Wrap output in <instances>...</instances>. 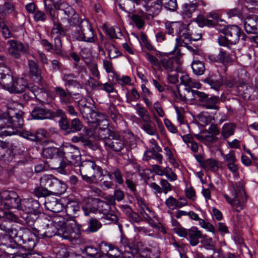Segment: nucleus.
Masks as SVG:
<instances>
[{
    "mask_svg": "<svg viewBox=\"0 0 258 258\" xmlns=\"http://www.w3.org/2000/svg\"><path fill=\"white\" fill-rule=\"evenodd\" d=\"M23 112L17 109L9 107L7 112H0V128L5 136L16 134L18 128L24 124Z\"/></svg>",
    "mask_w": 258,
    "mask_h": 258,
    "instance_id": "1",
    "label": "nucleus"
},
{
    "mask_svg": "<svg viewBox=\"0 0 258 258\" xmlns=\"http://www.w3.org/2000/svg\"><path fill=\"white\" fill-rule=\"evenodd\" d=\"M25 217L27 224L29 226H34L33 229L38 236L41 237H51L49 234V223L46 217L42 213H27Z\"/></svg>",
    "mask_w": 258,
    "mask_h": 258,
    "instance_id": "2",
    "label": "nucleus"
},
{
    "mask_svg": "<svg viewBox=\"0 0 258 258\" xmlns=\"http://www.w3.org/2000/svg\"><path fill=\"white\" fill-rule=\"evenodd\" d=\"M222 33L224 36H220L218 42L221 46L230 48V45L235 44L241 39L245 40L246 35L242 30L237 25H229L225 28Z\"/></svg>",
    "mask_w": 258,
    "mask_h": 258,
    "instance_id": "3",
    "label": "nucleus"
},
{
    "mask_svg": "<svg viewBox=\"0 0 258 258\" xmlns=\"http://www.w3.org/2000/svg\"><path fill=\"white\" fill-rule=\"evenodd\" d=\"M61 174H67L66 167L71 165H79L81 161L80 152L79 149L72 145L62 147Z\"/></svg>",
    "mask_w": 258,
    "mask_h": 258,
    "instance_id": "4",
    "label": "nucleus"
},
{
    "mask_svg": "<svg viewBox=\"0 0 258 258\" xmlns=\"http://www.w3.org/2000/svg\"><path fill=\"white\" fill-rule=\"evenodd\" d=\"M79 171L83 179L88 183L94 182L96 176H102L103 173L102 168L92 160L83 161L80 166Z\"/></svg>",
    "mask_w": 258,
    "mask_h": 258,
    "instance_id": "5",
    "label": "nucleus"
},
{
    "mask_svg": "<svg viewBox=\"0 0 258 258\" xmlns=\"http://www.w3.org/2000/svg\"><path fill=\"white\" fill-rule=\"evenodd\" d=\"M62 147H47L43 149V156L48 160L47 161L48 166L51 169L55 170L61 173Z\"/></svg>",
    "mask_w": 258,
    "mask_h": 258,
    "instance_id": "6",
    "label": "nucleus"
},
{
    "mask_svg": "<svg viewBox=\"0 0 258 258\" xmlns=\"http://www.w3.org/2000/svg\"><path fill=\"white\" fill-rule=\"evenodd\" d=\"M75 37L79 41L87 42H94V34L93 28L89 21L84 18L81 19L78 26H77Z\"/></svg>",
    "mask_w": 258,
    "mask_h": 258,
    "instance_id": "7",
    "label": "nucleus"
},
{
    "mask_svg": "<svg viewBox=\"0 0 258 258\" xmlns=\"http://www.w3.org/2000/svg\"><path fill=\"white\" fill-rule=\"evenodd\" d=\"M194 99L199 102L200 105L208 109L218 110L220 98L217 96H209V95L203 92L195 91L192 92Z\"/></svg>",
    "mask_w": 258,
    "mask_h": 258,
    "instance_id": "8",
    "label": "nucleus"
},
{
    "mask_svg": "<svg viewBox=\"0 0 258 258\" xmlns=\"http://www.w3.org/2000/svg\"><path fill=\"white\" fill-rule=\"evenodd\" d=\"M40 184L49 188L53 194H61L66 189V184L52 175H44L40 179Z\"/></svg>",
    "mask_w": 258,
    "mask_h": 258,
    "instance_id": "9",
    "label": "nucleus"
},
{
    "mask_svg": "<svg viewBox=\"0 0 258 258\" xmlns=\"http://www.w3.org/2000/svg\"><path fill=\"white\" fill-rule=\"evenodd\" d=\"M177 46L175 47V53L178 56L177 57H168L167 56H162L160 58L161 69L162 68L168 73L176 71L179 66V58L181 55L179 50H175Z\"/></svg>",
    "mask_w": 258,
    "mask_h": 258,
    "instance_id": "10",
    "label": "nucleus"
},
{
    "mask_svg": "<svg viewBox=\"0 0 258 258\" xmlns=\"http://www.w3.org/2000/svg\"><path fill=\"white\" fill-rule=\"evenodd\" d=\"M8 44L10 45L8 52L15 58H20L22 54L27 53L29 49L27 45H25L18 40H11L8 41Z\"/></svg>",
    "mask_w": 258,
    "mask_h": 258,
    "instance_id": "11",
    "label": "nucleus"
},
{
    "mask_svg": "<svg viewBox=\"0 0 258 258\" xmlns=\"http://www.w3.org/2000/svg\"><path fill=\"white\" fill-rule=\"evenodd\" d=\"M2 198L4 200V205L9 208H21L22 200L18 194L13 191H5L2 194Z\"/></svg>",
    "mask_w": 258,
    "mask_h": 258,
    "instance_id": "12",
    "label": "nucleus"
},
{
    "mask_svg": "<svg viewBox=\"0 0 258 258\" xmlns=\"http://www.w3.org/2000/svg\"><path fill=\"white\" fill-rule=\"evenodd\" d=\"M25 234L22 237V238L20 240L19 244H24V247L28 250H32L35 246L36 242L38 237L42 238L40 236H38L36 232L32 233L31 230L27 228L25 232Z\"/></svg>",
    "mask_w": 258,
    "mask_h": 258,
    "instance_id": "13",
    "label": "nucleus"
},
{
    "mask_svg": "<svg viewBox=\"0 0 258 258\" xmlns=\"http://www.w3.org/2000/svg\"><path fill=\"white\" fill-rule=\"evenodd\" d=\"M26 229L27 228L20 227L16 225H12L11 226H8L4 223L0 224V229L6 233L14 236L16 238L15 241L17 243L18 242L19 243L24 234H25V232Z\"/></svg>",
    "mask_w": 258,
    "mask_h": 258,
    "instance_id": "14",
    "label": "nucleus"
},
{
    "mask_svg": "<svg viewBox=\"0 0 258 258\" xmlns=\"http://www.w3.org/2000/svg\"><path fill=\"white\" fill-rule=\"evenodd\" d=\"M105 146L115 152H120L125 147L124 140L118 132L105 143Z\"/></svg>",
    "mask_w": 258,
    "mask_h": 258,
    "instance_id": "15",
    "label": "nucleus"
},
{
    "mask_svg": "<svg viewBox=\"0 0 258 258\" xmlns=\"http://www.w3.org/2000/svg\"><path fill=\"white\" fill-rule=\"evenodd\" d=\"M209 17H213L212 20L208 19L207 16L200 15L196 18L195 21L201 27L205 26L214 27L218 22L219 15L216 12H211L209 13Z\"/></svg>",
    "mask_w": 258,
    "mask_h": 258,
    "instance_id": "16",
    "label": "nucleus"
},
{
    "mask_svg": "<svg viewBox=\"0 0 258 258\" xmlns=\"http://www.w3.org/2000/svg\"><path fill=\"white\" fill-rule=\"evenodd\" d=\"M20 209L26 213H40L39 202L33 199H26L22 200Z\"/></svg>",
    "mask_w": 258,
    "mask_h": 258,
    "instance_id": "17",
    "label": "nucleus"
},
{
    "mask_svg": "<svg viewBox=\"0 0 258 258\" xmlns=\"http://www.w3.org/2000/svg\"><path fill=\"white\" fill-rule=\"evenodd\" d=\"M244 28L247 33L258 34V16H247L244 21Z\"/></svg>",
    "mask_w": 258,
    "mask_h": 258,
    "instance_id": "18",
    "label": "nucleus"
},
{
    "mask_svg": "<svg viewBox=\"0 0 258 258\" xmlns=\"http://www.w3.org/2000/svg\"><path fill=\"white\" fill-rule=\"evenodd\" d=\"M238 93L245 99H249L251 95L254 91V88L252 86L246 83L243 80H239L236 83Z\"/></svg>",
    "mask_w": 258,
    "mask_h": 258,
    "instance_id": "19",
    "label": "nucleus"
},
{
    "mask_svg": "<svg viewBox=\"0 0 258 258\" xmlns=\"http://www.w3.org/2000/svg\"><path fill=\"white\" fill-rule=\"evenodd\" d=\"M54 89L56 95L59 98L61 105H68L73 102L72 94L68 90H66L60 87H56Z\"/></svg>",
    "mask_w": 258,
    "mask_h": 258,
    "instance_id": "20",
    "label": "nucleus"
},
{
    "mask_svg": "<svg viewBox=\"0 0 258 258\" xmlns=\"http://www.w3.org/2000/svg\"><path fill=\"white\" fill-rule=\"evenodd\" d=\"M29 75L34 81L41 83L42 77L41 76V70L39 68L37 64L32 60H28Z\"/></svg>",
    "mask_w": 258,
    "mask_h": 258,
    "instance_id": "21",
    "label": "nucleus"
},
{
    "mask_svg": "<svg viewBox=\"0 0 258 258\" xmlns=\"http://www.w3.org/2000/svg\"><path fill=\"white\" fill-rule=\"evenodd\" d=\"M64 218L59 215H56L52 217L51 219L50 227H49V234L51 236L52 234L56 233L59 230L65 226Z\"/></svg>",
    "mask_w": 258,
    "mask_h": 258,
    "instance_id": "22",
    "label": "nucleus"
},
{
    "mask_svg": "<svg viewBox=\"0 0 258 258\" xmlns=\"http://www.w3.org/2000/svg\"><path fill=\"white\" fill-rule=\"evenodd\" d=\"M29 88L28 81L23 78H17L14 79L10 92L21 93Z\"/></svg>",
    "mask_w": 258,
    "mask_h": 258,
    "instance_id": "23",
    "label": "nucleus"
},
{
    "mask_svg": "<svg viewBox=\"0 0 258 258\" xmlns=\"http://www.w3.org/2000/svg\"><path fill=\"white\" fill-rule=\"evenodd\" d=\"M44 205L47 210L53 213H59L63 209L62 205L57 198L54 197L47 198Z\"/></svg>",
    "mask_w": 258,
    "mask_h": 258,
    "instance_id": "24",
    "label": "nucleus"
},
{
    "mask_svg": "<svg viewBox=\"0 0 258 258\" xmlns=\"http://www.w3.org/2000/svg\"><path fill=\"white\" fill-rule=\"evenodd\" d=\"M165 28L168 34L177 37L181 30L185 31V25L180 22L166 23Z\"/></svg>",
    "mask_w": 258,
    "mask_h": 258,
    "instance_id": "25",
    "label": "nucleus"
},
{
    "mask_svg": "<svg viewBox=\"0 0 258 258\" xmlns=\"http://www.w3.org/2000/svg\"><path fill=\"white\" fill-rule=\"evenodd\" d=\"M146 10L155 15H157L160 12L163 6L159 0H142Z\"/></svg>",
    "mask_w": 258,
    "mask_h": 258,
    "instance_id": "26",
    "label": "nucleus"
},
{
    "mask_svg": "<svg viewBox=\"0 0 258 258\" xmlns=\"http://www.w3.org/2000/svg\"><path fill=\"white\" fill-rule=\"evenodd\" d=\"M19 244L13 238V235L9 233H0V245L13 249L17 248Z\"/></svg>",
    "mask_w": 258,
    "mask_h": 258,
    "instance_id": "27",
    "label": "nucleus"
},
{
    "mask_svg": "<svg viewBox=\"0 0 258 258\" xmlns=\"http://www.w3.org/2000/svg\"><path fill=\"white\" fill-rule=\"evenodd\" d=\"M31 116L35 119H50L51 116L50 110L37 106L33 108Z\"/></svg>",
    "mask_w": 258,
    "mask_h": 258,
    "instance_id": "28",
    "label": "nucleus"
},
{
    "mask_svg": "<svg viewBox=\"0 0 258 258\" xmlns=\"http://www.w3.org/2000/svg\"><path fill=\"white\" fill-rule=\"evenodd\" d=\"M141 128L148 135L158 136V131L155 123L151 120V118L141 122Z\"/></svg>",
    "mask_w": 258,
    "mask_h": 258,
    "instance_id": "29",
    "label": "nucleus"
},
{
    "mask_svg": "<svg viewBox=\"0 0 258 258\" xmlns=\"http://www.w3.org/2000/svg\"><path fill=\"white\" fill-rule=\"evenodd\" d=\"M203 235L202 232L197 228H192L188 230V234L187 239L189 241L191 245L195 246L199 243V238H202Z\"/></svg>",
    "mask_w": 258,
    "mask_h": 258,
    "instance_id": "30",
    "label": "nucleus"
},
{
    "mask_svg": "<svg viewBox=\"0 0 258 258\" xmlns=\"http://www.w3.org/2000/svg\"><path fill=\"white\" fill-rule=\"evenodd\" d=\"M203 82L216 90H218L223 84V79L220 75L210 76L203 80Z\"/></svg>",
    "mask_w": 258,
    "mask_h": 258,
    "instance_id": "31",
    "label": "nucleus"
},
{
    "mask_svg": "<svg viewBox=\"0 0 258 258\" xmlns=\"http://www.w3.org/2000/svg\"><path fill=\"white\" fill-rule=\"evenodd\" d=\"M57 233L61 237L66 239L70 241L73 240L76 238V233L73 228L69 226H64L61 230H59Z\"/></svg>",
    "mask_w": 258,
    "mask_h": 258,
    "instance_id": "32",
    "label": "nucleus"
},
{
    "mask_svg": "<svg viewBox=\"0 0 258 258\" xmlns=\"http://www.w3.org/2000/svg\"><path fill=\"white\" fill-rule=\"evenodd\" d=\"M90 202H93V204H97V211L102 215L106 214L111 210V206L107 202L101 200L99 199L91 200Z\"/></svg>",
    "mask_w": 258,
    "mask_h": 258,
    "instance_id": "33",
    "label": "nucleus"
},
{
    "mask_svg": "<svg viewBox=\"0 0 258 258\" xmlns=\"http://www.w3.org/2000/svg\"><path fill=\"white\" fill-rule=\"evenodd\" d=\"M117 132L111 130L108 127H99L97 131L98 138L101 140H103L105 143L108 140H110Z\"/></svg>",
    "mask_w": 258,
    "mask_h": 258,
    "instance_id": "34",
    "label": "nucleus"
},
{
    "mask_svg": "<svg viewBox=\"0 0 258 258\" xmlns=\"http://www.w3.org/2000/svg\"><path fill=\"white\" fill-rule=\"evenodd\" d=\"M195 137L199 141L206 145H210L211 144L216 143L218 140L217 137L208 132L206 133L205 135H196Z\"/></svg>",
    "mask_w": 258,
    "mask_h": 258,
    "instance_id": "35",
    "label": "nucleus"
},
{
    "mask_svg": "<svg viewBox=\"0 0 258 258\" xmlns=\"http://www.w3.org/2000/svg\"><path fill=\"white\" fill-rule=\"evenodd\" d=\"M76 76L73 74H64L62 77V80L66 86H73L75 88H80L81 85L76 79Z\"/></svg>",
    "mask_w": 258,
    "mask_h": 258,
    "instance_id": "36",
    "label": "nucleus"
},
{
    "mask_svg": "<svg viewBox=\"0 0 258 258\" xmlns=\"http://www.w3.org/2000/svg\"><path fill=\"white\" fill-rule=\"evenodd\" d=\"M87 223L88 227L85 230L87 232H96L102 227L101 222L95 218L92 217L89 218Z\"/></svg>",
    "mask_w": 258,
    "mask_h": 258,
    "instance_id": "37",
    "label": "nucleus"
},
{
    "mask_svg": "<svg viewBox=\"0 0 258 258\" xmlns=\"http://www.w3.org/2000/svg\"><path fill=\"white\" fill-rule=\"evenodd\" d=\"M180 84L184 85L185 87H189L195 88H200L201 85L199 82H196L191 79L189 76L186 75H182L180 78Z\"/></svg>",
    "mask_w": 258,
    "mask_h": 258,
    "instance_id": "38",
    "label": "nucleus"
},
{
    "mask_svg": "<svg viewBox=\"0 0 258 258\" xmlns=\"http://www.w3.org/2000/svg\"><path fill=\"white\" fill-rule=\"evenodd\" d=\"M104 46L108 52V56L110 59L117 58L121 55V53L117 48L113 44L106 42L104 43Z\"/></svg>",
    "mask_w": 258,
    "mask_h": 258,
    "instance_id": "39",
    "label": "nucleus"
},
{
    "mask_svg": "<svg viewBox=\"0 0 258 258\" xmlns=\"http://www.w3.org/2000/svg\"><path fill=\"white\" fill-rule=\"evenodd\" d=\"M187 29H186V26L185 25V31L181 30L179 34H178L177 37L176 38V40L177 42L178 41L182 42L185 45V43H188L185 42L186 40H197L200 39L202 37V35L200 34L199 35V37L197 38H194L192 36H190L187 32Z\"/></svg>",
    "mask_w": 258,
    "mask_h": 258,
    "instance_id": "40",
    "label": "nucleus"
},
{
    "mask_svg": "<svg viewBox=\"0 0 258 258\" xmlns=\"http://www.w3.org/2000/svg\"><path fill=\"white\" fill-rule=\"evenodd\" d=\"M197 7V3L184 4L182 6V15L184 17L190 18Z\"/></svg>",
    "mask_w": 258,
    "mask_h": 258,
    "instance_id": "41",
    "label": "nucleus"
},
{
    "mask_svg": "<svg viewBox=\"0 0 258 258\" xmlns=\"http://www.w3.org/2000/svg\"><path fill=\"white\" fill-rule=\"evenodd\" d=\"M236 125L233 123H225L222 128L221 135L224 139L233 135L234 133Z\"/></svg>",
    "mask_w": 258,
    "mask_h": 258,
    "instance_id": "42",
    "label": "nucleus"
},
{
    "mask_svg": "<svg viewBox=\"0 0 258 258\" xmlns=\"http://www.w3.org/2000/svg\"><path fill=\"white\" fill-rule=\"evenodd\" d=\"M80 254L70 251L66 248H61L56 254L55 258H81Z\"/></svg>",
    "mask_w": 258,
    "mask_h": 258,
    "instance_id": "43",
    "label": "nucleus"
},
{
    "mask_svg": "<svg viewBox=\"0 0 258 258\" xmlns=\"http://www.w3.org/2000/svg\"><path fill=\"white\" fill-rule=\"evenodd\" d=\"M134 108L136 110L139 116L141 118V122L147 121V120L151 118L148 110L140 104H137L134 106Z\"/></svg>",
    "mask_w": 258,
    "mask_h": 258,
    "instance_id": "44",
    "label": "nucleus"
},
{
    "mask_svg": "<svg viewBox=\"0 0 258 258\" xmlns=\"http://www.w3.org/2000/svg\"><path fill=\"white\" fill-rule=\"evenodd\" d=\"M247 201V197H234V202L231 205L233 208L237 212H240L243 209L245 206V203Z\"/></svg>",
    "mask_w": 258,
    "mask_h": 258,
    "instance_id": "45",
    "label": "nucleus"
},
{
    "mask_svg": "<svg viewBox=\"0 0 258 258\" xmlns=\"http://www.w3.org/2000/svg\"><path fill=\"white\" fill-rule=\"evenodd\" d=\"M157 56L159 58V60L156 56L150 54V53L147 52L145 53L146 59L149 61L152 66L157 67L158 69H161L160 58L162 56L161 53H157Z\"/></svg>",
    "mask_w": 258,
    "mask_h": 258,
    "instance_id": "46",
    "label": "nucleus"
},
{
    "mask_svg": "<svg viewBox=\"0 0 258 258\" xmlns=\"http://www.w3.org/2000/svg\"><path fill=\"white\" fill-rule=\"evenodd\" d=\"M14 80V79L13 76L11 74H9L2 77V78H0V84L5 89L7 90L10 92Z\"/></svg>",
    "mask_w": 258,
    "mask_h": 258,
    "instance_id": "47",
    "label": "nucleus"
},
{
    "mask_svg": "<svg viewBox=\"0 0 258 258\" xmlns=\"http://www.w3.org/2000/svg\"><path fill=\"white\" fill-rule=\"evenodd\" d=\"M191 68L194 73L198 76L203 74L205 70L204 63L199 60L194 61L192 63Z\"/></svg>",
    "mask_w": 258,
    "mask_h": 258,
    "instance_id": "48",
    "label": "nucleus"
},
{
    "mask_svg": "<svg viewBox=\"0 0 258 258\" xmlns=\"http://www.w3.org/2000/svg\"><path fill=\"white\" fill-rule=\"evenodd\" d=\"M233 188V191H232V196H234V197H247L241 182H236L235 185L234 186Z\"/></svg>",
    "mask_w": 258,
    "mask_h": 258,
    "instance_id": "49",
    "label": "nucleus"
},
{
    "mask_svg": "<svg viewBox=\"0 0 258 258\" xmlns=\"http://www.w3.org/2000/svg\"><path fill=\"white\" fill-rule=\"evenodd\" d=\"M34 193L36 197L40 198L49 196L53 192L47 188L40 184L39 186L36 187L34 189Z\"/></svg>",
    "mask_w": 258,
    "mask_h": 258,
    "instance_id": "50",
    "label": "nucleus"
},
{
    "mask_svg": "<svg viewBox=\"0 0 258 258\" xmlns=\"http://www.w3.org/2000/svg\"><path fill=\"white\" fill-rule=\"evenodd\" d=\"M218 59L219 61L224 64H227L231 61L229 53L226 50L221 48L218 54Z\"/></svg>",
    "mask_w": 258,
    "mask_h": 258,
    "instance_id": "51",
    "label": "nucleus"
},
{
    "mask_svg": "<svg viewBox=\"0 0 258 258\" xmlns=\"http://www.w3.org/2000/svg\"><path fill=\"white\" fill-rule=\"evenodd\" d=\"M83 127V125L78 118L73 119L71 121L70 134L80 132Z\"/></svg>",
    "mask_w": 258,
    "mask_h": 258,
    "instance_id": "52",
    "label": "nucleus"
},
{
    "mask_svg": "<svg viewBox=\"0 0 258 258\" xmlns=\"http://www.w3.org/2000/svg\"><path fill=\"white\" fill-rule=\"evenodd\" d=\"M201 243L202 246L207 250H215V245L214 244L213 239L211 237L205 235H203Z\"/></svg>",
    "mask_w": 258,
    "mask_h": 258,
    "instance_id": "53",
    "label": "nucleus"
},
{
    "mask_svg": "<svg viewBox=\"0 0 258 258\" xmlns=\"http://www.w3.org/2000/svg\"><path fill=\"white\" fill-rule=\"evenodd\" d=\"M53 27L52 29L51 33L54 37H61L65 35V31L63 30L60 23H56L55 20Z\"/></svg>",
    "mask_w": 258,
    "mask_h": 258,
    "instance_id": "54",
    "label": "nucleus"
},
{
    "mask_svg": "<svg viewBox=\"0 0 258 258\" xmlns=\"http://www.w3.org/2000/svg\"><path fill=\"white\" fill-rule=\"evenodd\" d=\"M114 78L118 84L121 86L130 85L131 79L127 76H120L118 74H113Z\"/></svg>",
    "mask_w": 258,
    "mask_h": 258,
    "instance_id": "55",
    "label": "nucleus"
},
{
    "mask_svg": "<svg viewBox=\"0 0 258 258\" xmlns=\"http://www.w3.org/2000/svg\"><path fill=\"white\" fill-rule=\"evenodd\" d=\"M126 101L131 103L133 101H137L140 98V95L135 88H132L126 94Z\"/></svg>",
    "mask_w": 258,
    "mask_h": 258,
    "instance_id": "56",
    "label": "nucleus"
},
{
    "mask_svg": "<svg viewBox=\"0 0 258 258\" xmlns=\"http://www.w3.org/2000/svg\"><path fill=\"white\" fill-rule=\"evenodd\" d=\"M166 205L170 209H174L175 208H181L184 206V204L179 203L175 198L170 197L165 201Z\"/></svg>",
    "mask_w": 258,
    "mask_h": 258,
    "instance_id": "57",
    "label": "nucleus"
},
{
    "mask_svg": "<svg viewBox=\"0 0 258 258\" xmlns=\"http://www.w3.org/2000/svg\"><path fill=\"white\" fill-rule=\"evenodd\" d=\"M131 19L139 29H142L145 25L144 18L141 16V11L139 12V14H133L131 16Z\"/></svg>",
    "mask_w": 258,
    "mask_h": 258,
    "instance_id": "58",
    "label": "nucleus"
},
{
    "mask_svg": "<svg viewBox=\"0 0 258 258\" xmlns=\"http://www.w3.org/2000/svg\"><path fill=\"white\" fill-rule=\"evenodd\" d=\"M134 3L132 0H120L118 5L120 9L128 12L133 10Z\"/></svg>",
    "mask_w": 258,
    "mask_h": 258,
    "instance_id": "59",
    "label": "nucleus"
},
{
    "mask_svg": "<svg viewBox=\"0 0 258 258\" xmlns=\"http://www.w3.org/2000/svg\"><path fill=\"white\" fill-rule=\"evenodd\" d=\"M58 124L61 130L66 131V134H70L71 122H70L67 116L60 119Z\"/></svg>",
    "mask_w": 258,
    "mask_h": 258,
    "instance_id": "60",
    "label": "nucleus"
},
{
    "mask_svg": "<svg viewBox=\"0 0 258 258\" xmlns=\"http://www.w3.org/2000/svg\"><path fill=\"white\" fill-rule=\"evenodd\" d=\"M20 135L24 138L31 140L32 141H40L39 136L37 134L33 133L28 131H22L20 132Z\"/></svg>",
    "mask_w": 258,
    "mask_h": 258,
    "instance_id": "61",
    "label": "nucleus"
},
{
    "mask_svg": "<svg viewBox=\"0 0 258 258\" xmlns=\"http://www.w3.org/2000/svg\"><path fill=\"white\" fill-rule=\"evenodd\" d=\"M33 19L36 22H44L47 20L46 13L38 9L34 14Z\"/></svg>",
    "mask_w": 258,
    "mask_h": 258,
    "instance_id": "62",
    "label": "nucleus"
},
{
    "mask_svg": "<svg viewBox=\"0 0 258 258\" xmlns=\"http://www.w3.org/2000/svg\"><path fill=\"white\" fill-rule=\"evenodd\" d=\"M113 179H114L115 181L118 184H123L124 180L123 178V175L121 170L117 167H113Z\"/></svg>",
    "mask_w": 258,
    "mask_h": 258,
    "instance_id": "63",
    "label": "nucleus"
},
{
    "mask_svg": "<svg viewBox=\"0 0 258 258\" xmlns=\"http://www.w3.org/2000/svg\"><path fill=\"white\" fill-rule=\"evenodd\" d=\"M102 218L108 221L109 223H116L118 221L117 215L111 210L108 213L103 215Z\"/></svg>",
    "mask_w": 258,
    "mask_h": 258,
    "instance_id": "64",
    "label": "nucleus"
}]
</instances>
